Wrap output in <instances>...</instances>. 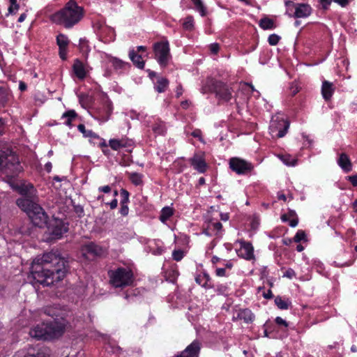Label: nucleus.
Wrapping results in <instances>:
<instances>
[{
  "instance_id": "nucleus-29",
  "label": "nucleus",
  "mask_w": 357,
  "mask_h": 357,
  "mask_svg": "<svg viewBox=\"0 0 357 357\" xmlns=\"http://www.w3.org/2000/svg\"><path fill=\"white\" fill-rule=\"evenodd\" d=\"M173 214V208L169 206H165L162 208L159 219L162 222L165 223Z\"/></svg>"
},
{
  "instance_id": "nucleus-58",
  "label": "nucleus",
  "mask_w": 357,
  "mask_h": 357,
  "mask_svg": "<svg viewBox=\"0 0 357 357\" xmlns=\"http://www.w3.org/2000/svg\"><path fill=\"white\" fill-rule=\"evenodd\" d=\"M89 137L91 139H98V138H99L98 135H96L92 130L87 131V137Z\"/></svg>"
},
{
  "instance_id": "nucleus-32",
  "label": "nucleus",
  "mask_w": 357,
  "mask_h": 357,
  "mask_svg": "<svg viewBox=\"0 0 357 357\" xmlns=\"http://www.w3.org/2000/svg\"><path fill=\"white\" fill-rule=\"evenodd\" d=\"M169 82L165 78H160L158 79L155 85V89L158 93H162L164 92L167 86H168Z\"/></svg>"
},
{
  "instance_id": "nucleus-4",
  "label": "nucleus",
  "mask_w": 357,
  "mask_h": 357,
  "mask_svg": "<svg viewBox=\"0 0 357 357\" xmlns=\"http://www.w3.org/2000/svg\"><path fill=\"white\" fill-rule=\"evenodd\" d=\"M17 205L28 215L34 225L43 227L47 225V215L43 208L32 200L29 196L26 195L18 199Z\"/></svg>"
},
{
  "instance_id": "nucleus-3",
  "label": "nucleus",
  "mask_w": 357,
  "mask_h": 357,
  "mask_svg": "<svg viewBox=\"0 0 357 357\" xmlns=\"http://www.w3.org/2000/svg\"><path fill=\"white\" fill-rule=\"evenodd\" d=\"M84 9L75 0H69L64 6L52 14L50 20L66 29H71L83 19Z\"/></svg>"
},
{
  "instance_id": "nucleus-9",
  "label": "nucleus",
  "mask_w": 357,
  "mask_h": 357,
  "mask_svg": "<svg viewBox=\"0 0 357 357\" xmlns=\"http://www.w3.org/2000/svg\"><path fill=\"white\" fill-rule=\"evenodd\" d=\"M289 127V123L279 116L273 117L269 126L270 133L273 137H283Z\"/></svg>"
},
{
  "instance_id": "nucleus-17",
  "label": "nucleus",
  "mask_w": 357,
  "mask_h": 357,
  "mask_svg": "<svg viewBox=\"0 0 357 357\" xmlns=\"http://www.w3.org/2000/svg\"><path fill=\"white\" fill-rule=\"evenodd\" d=\"M294 9V17L295 18H306L312 13V8L308 3H296Z\"/></svg>"
},
{
  "instance_id": "nucleus-20",
  "label": "nucleus",
  "mask_w": 357,
  "mask_h": 357,
  "mask_svg": "<svg viewBox=\"0 0 357 357\" xmlns=\"http://www.w3.org/2000/svg\"><path fill=\"white\" fill-rule=\"evenodd\" d=\"M191 165L199 173H204L206 170V163L201 154H195L190 160Z\"/></svg>"
},
{
  "instance_id": "nucleus-44",
  "label": "nucleus",
  "mask_w": 357,
  "mask_h": 357,
  "mask_svg": "<svg viewBox=\"0 0 357 357\" xmlns=\"http://www.w3.org/2000/svg\"><path fill=\"white\" fill-rule=\"evenodd\" d=\"M283 277L292 279L296 277V273L292 268H288L283 274Z\"/></svg>"
},
{
  "instance_id": "nucleus-8",
  "label": "nucleus",
  "mask_w": 357,
  "mask_h": 357,
  "mask_svg": "<svg viewBox=\"0 0 357 357\" xmlns=\"http://www.w3.org/2000/svg\"><path fill=\"white\" fill-rule=\"evenodd\" d=\"M155 59L162 67L167 65L170 59L169 46L168 42L161 41L153 45Z\"/></svg>"
},
{
  "instance_id": "nucleus-40",
  "label": "nucleus",
  "mask_w": 357,
  "mask_h": 357,
  "mask_svg": "<svg viewBox=\"0 0 357 357\" xmlns=\"http://www.w3.org/2000/svg\"><path fill=\"white\" fill-rule=\"evenodd\" d=\"M48 354L44 348L40 349L36 354H29L25 357H47Z\"/></svg>"
},
{
  "instance_id": "nucleus-39",
  "label": "nucleus",
  "mask_w": 357,
  "mask_h": 357,
  "mask_svg": "<svg viewBox=\"0 0 357 357\" xmlns=\"http://www.w3.org/2000/svg\"><path fill=\"white\" fill-rule=\"evenodd\" d=\"M280 39V37L279 36L273 33L269 36L268 41L271 45H276L278 43Z\"/></svg>"
},
{
  "instance_id": "nucleus-48",
  "label": "nucleus",
  "mask_w": 357,
  "mask_h": 357,
  "mask_svg": "<svg viewBox=\"0 0 357 357\" xmlns=\"http://www.w3.org/2000/svg\"><path fill=\"white\" fill-rule=\"evenodd\" d=\"M78 130L83 134L84 137H87V131H90L91 130H86L85 126L84 124H79L77 126Z\"/></svg>"
},
{
  "instance_id": "nucleus-62",
  "label": "nucleus",
  "mask_w": 357,
  "mask_h": 357,
  "mask_svg": "<svg viewBox=\"0 0 357 357\" xmlns=\"http://www.w3.org/2000/svg\"><path fill=\"white\" fill-rule=\"evenodd\" d=\"M298 223V220L297 218L292 219L289 221V225L292 227H295L296 226H297Z\"/></svg>"
},
{
  "instance_id": "nucleus-10",
  "label": "nucleus",
  "mask_w": 357,
  "mask_h": 357,
  "mask_svg": "<svg viewBox=\"0 0 357 357\" xmlns=\"http://www.w3.org/2000/svg\"><path fill=\"white\" fill-rule=\"evenodd\" d=\"M68 225L61 220L54 219L47 227L51 239H59L68 232Z\"/></svg>"
},
{
  "instance_id": "nucleus-47",
  "label": "nucleus",
  "mask_w": 357,
  "mask_h": 357,
  "mask_svg": "<svg viewBox=\"0 0 357 357\" xmlns=\"http://www.w3.org/2000/svg\"><path fill=\"white\" fill-rule=\"evenodd\" d=\"M10 183V186L13 189L19 191L20 193L22 195L26 194L25 190L23 188L20 187L17 184H15L13 183Z\"/></svg>"
},
{
  "instance_id": "nucleus-12",
  "label": "nucleus",
  "mask_w": 357,
  "mask_h": 357,
  "mask_svg": "<svg viewBox=\"0 0 357 357\" xmlns=\"http://www.w3.org/2000/svg\"><path fill=\"white\" fill-rule=\"evenodd\" d=\"M236 243L240 245V248L237 250L238 257L246 260H251L255 258L254 248L250 242L240 239L236 241Z\"/></svg>"
},
{
  "instance_id": "nucleus-13",
  "label": "nucleus",
  "mask_w": 357,
  "mask_h": 357,
  "mask_svg": "<svg viewBox=\"0 0 357 357\" xmlns=\"http://www.w3.org/2000/svg\"><path fill=\"white\" fill-rule=\"evenodd\" d=\"M113 107L112 102L109 100H106L102 106L97 109L95 119L101 123H105L109 119Z\"/></svg>"
},
{
  "instance_id": "nucleus-22",
  "label": "nucleus",
  "mask_w": 357,
  "mask_h": 357,
  "mask_svg": "<svg viewBox=\"0 0 357 357\" xmlns=\"http://www.w3.org/2000/svg\"><path fill=\"white\" fill-rule=\"evenodd\" d=\"M337 164L346 173L352 170V163L348 155L344 153H341L337 159Z\"/></svg>"
},
{
  "instance_id": "nucleus-49",
  "label": "nucleus",
  "mask_w": 357,
  "mask_h": 357,
  "mask_svg": "<svg viewBox=\"0 0 357 357\" xmlns=\"http://www.w3.org/2000/svg\"><path fill=\"white\" fill-rule=\"evenodd\" d=\"M209 48L213 54H217L219 51L220 46L218 43H213L210 45Z\"/></svg>"
},
{
  "instance_id": "nucleus-11",
  "label": "nucleus",
  "mask_w": 357,
  "mask_h": 357,
  "mask_svg": "<svg viewBox=\"0 0 357 357\" xmlns=\"http://www.w3.org/2000/svg\"><path fill=\"white\" fill-rule=\"evenodd\" d=\"M229 165L230 169L239 175L247 174L253 169L252 163L239 158H231Z\"/></svg>"
},
{
  "instance_id": "nucleus-19",
  "label": "nucleus",
  "mask_w": 357,
  "mask_h": 357,
  "mask_svg": "<svg viewBox=\"0 0 357 357\" xmlns=\"http://www.w3.org/2000/svg\"><path fill=\"white\" fill-rule=\"evenodd\" d=\"M82 251L84 255H91L93 257H99L104 254L102 248L93 243H89L84 245Z\"/></svg>"
},
{
  "instance_id": "nucleus-53",
  "label": "nucleus",
  "mask_w": 357,
  "mask_h": 357,
  "mask_svg": "<svg viewBox=\"0 0 357 357\" xmlns=\"http://www.w3.org/2000/svg\"><path fill=\"white\" fill-rule=\"evenodd\" d=\"M211 262L213 265H216L217 264L220 263L222 264L223 262H225V259H222L221 258L218 257L217 256H213L211 259Z\"/></svg>"
},
{
  "instance_id": "nucleus-31",
  "label": "nucleus",
  "mask_w": 357,
  "mask_h": 357,
  "mask_svg": "<svg viewBox=\"0 0 357 357\" xmlns=\"http://www.w3.org/2000/svg\"><path fill=\"white\" fill-rule=\"evenodd\" d=\"M259 26L264 29H273L275 27L274 21L268 17H264L259 21Z\"/></svg>"
},
{
  "instance_id": "nucleus-34",
  "label": "nucleus",
  "mask_w": 357,
  "mask_h": 357,
  "mask_svg": "<svg viewBox=\"0 0 357 357\" xmlns=\"http://www.w3.org/2000/svg\"><path fill=\"white\" fill-rule=\"evenodd\" d=\"M279 158L287 166H295L296 165V159L289 154L280 155Z\"/></svg>"
},
{
  "instance_id": "nucleus-21",
  "label": "nucleus",
  "mask_w": 357,
  "mask_h": 357,
  "mask_svg": "<svg viewBox=\"0 0 357 357\" xmlns=\"http://www.w3.org/2000/svg\"><path fill=\"white\" fill-rule=\"evenodd\" d=\"M73 70L79 79H84L86 77L87 71L84 63L79 59H75L73 66Z\"/></svg>"
},
{
  "instance_id": "nucleus-52",
  "label": "nucleus",
  "mask_w": 357,
  "mask_h": 357,
  "mask_svg": "<svg viewBox=\"0 0 357 357\" xmlns=\"http://www.w3.org/2000/svg\"><path fill=\"white\" fill-rule=\"evenodd\" d=\"M216 275L218 277L226 276V271L224 268H217L215 271Z\"/></svg>"
},
{
  "instance_id": "nucleus-60",
  "label": "nucleus",
  "mask_w": 357,
  "mask_h": 357,
  "mask_svg": "<svg viewBox=\"0 0 357 357\" xmlns=\"http://www.w3.org/2000/svg\"><path fill=\"white\" fill-rule=\"evenodd\" d=\"M176 96L178 98L180 97L183 94V88L181 85H178L176 87Z\"/></svg>"
},
{
  "instance_id": "nucleus-1",
  "label": "nucleus",
  "mask_w": 357,
  "mask_h": 357,
  "mask_svg": "<svg viewBox=\"0 0 357 357\" xmlns=\"http://www.w3.org/2000/svg\"><path fill=\"white\" fill-rule=\"evenodd\" d=\"M66 262L58 250L47 252L33 261L31 273L36 282L50 286L65 277Z\"/></svg>"
},
{
  "instance_id": "nucleus-16",
  "label": "nucleus",
  "mask_w": 357,
  "mask_h": 357,
  "mask_svg": "<svg viewBox=\"0 0 357 357\" xmlns=\"http://www.w3.org/2000/svg\"><path fill=\"white\" fill-rule=\"evenodd\" d=\"M255 316L252 312L248 309H241L233 315V321L243 320L246 324H251L255 320Z\"/></svg>"
},
{
  "instance_id": "nucleus-26",
  "label": "nucleus",
  "mask_w": 357,
  "mask_h": 357,
  "mask_svg": "<svg viewBox=\"0 0 357 357\" xmlns=\"http://www.w3.org/2000/svg\"><path fill=\"white\" fill-rule=\"evenodd\" d=\"M77 114L74 110H69L63 114L61 119L63 120V124L68 127L72 126V122L75 120Z\"/></svg>"
},
{
  "instance_id": "nucleus-2",
  "label": "nucleus",
  "mask_w": 357,
  "mask_h": 357,
  "mask_svg": "<svg viewBox=\"0 0 357 357\" xmlns=\"http://www.w3.org/2000/svg\"><path fill=\"white\" fill-rule=\"evenodd\" d=\"M44 313L54 319L53 321L38 324L29 331L31 337L38 340H52L62 335L64 333L66 324L63 321H58L59 315L53 307H47Z\"/></svg>"
},
{
  "instance_id": "nucleus-28",
  "label": "nucleus",
  "mask_w": 357,
  "mask_h": 357,
  "mask_svg": "<svg viewBox=\"0 0 357 357\" xmlns=\"http://www.w3.org/2000/svg\"><path fill=\"white\" fill-rule=\"evenodd\" d=\"M151 128L155 135H163L166 132V126L165 123L160 120H157Z\"/></svg>"
},
{
  "instance_id": "nucleus-38",
  "label": "nucleus",
  "mask_w": 357,
  "mask_h": 357,
  "mask_svg": "<svg viewBox=\"0 0 357 357\" xmlns=\"http://www.w3.org/2000/svg\"><path fill=\"white\" fill-rule=\"evenodd\" d=\"M306 238L305 233L302 230H298L294 237V241L296 243H299L301 241H305Z\"/></svg>"
},
{
  "instance_id": "nucleus-18",
  "label": "nucleus",
  "mask_w": 357,
  "mask_h": 357,
  "mask_svg": "<svg viewBox=\"0 0 357 357\" xmlns=\"http://www.w3.org/2000/svg\"><path fill=\"white\" fill-rule=\"evenodd\" d=\"M69 43L70 41L66 35L60 33L57 36L56 43L59 48V56L62 60L66 59L67 48Z\"/></svg>"
},
{
  "instance_id": "nucleus-43",
  "label": "nucleus",
  "mask_w": 357,
  "mask_h": 357,
  "mask_svg": "<svg viewBox=\"0 0 357 357\" xmlns=\"http://www.w3.org/2000/svg\"><path fill=\"white\" fill-rule=\"evenodd\" d=\"M121 195L122 196V199L121 201V203L128 204L129 201V193L125 189L121 190Z\"/></svg>"
},
{
  "instance_id": "nucleus-57",
  "label": "nucleus",
  "mask_w": 357,
  "mask_h": 357,
  "mask_svg": "<svg viewBox=\"0 0 357 357\" xmlns=\"http://www.w3.org/2000/svg\"><path fill=\"white\" fill-rule=\"evenodd\" d=\"M333 1L342 7L346 6L349 3V0H333Z\"/></svg>"
},
{
  "instance_id": "nucleus-64",
  "label": "nucleus",
  "mask_w": 357,
  "mask_h": 357,
  "mask_svg": "<svg viewBox=\"0 0 357 357\" xmlns=\"http://www.w3.org/2000/svg\"><path fill=\"white\" fill-rule=\"evenodd\" d=\"M19 89L21 91H25L26 89V84L23 82H20L19 84Z\"/></svg>"
},
{
  "instance_id": "nucleus-23",
  "label": "nucleus",
  "mask_w": 357,
  "mask_h": 357,
  "mask_svg": "<svg viewBox=\"0 0 357 357\" xmlns=\"http://www.w3.org/2000/svg\"><path fill=\"white\" fill-rule=\"evenodd\" d=\"M335 91L333 83L324 81L321 86V94L325 100H329Z\"/></svg>"
},
{
  "instance_id": "nucleus-54",
  "label": "nucleus",
  "mask_w": 357,
  "mask_h": 357,
  "mask_svg": "<svg viewBox=\"0 0 357 357\" xmlns=\"http://www.w3.org/2000/svg\"><path fill=\"white\" fill-rule=\"evenodd\" d=\"M348 180L354 186H357V174L348 176Z\"/></svg>"
},
{
  "instance_id": "nucleus-24",
  "label": "nucleus",
  "mask_w": 357,
  "mask_h": 357,
  "mask_svg": "<svg viewBox=\"0 0 357 357\" xmlns=\"http://www.w3.org/2000/svg\"><path fill=\"white\" fill-rule=\"evenodd\" d=\"M129 57L138 68L143 69L144 68V61L140 55L137 54L135 50H130L129 52Z\"/></svg>"
},
{
  "instance_id": "nucleus-33",
  "label": "nucleus",
  "mask_w": 357,
  "mask_h": 357,
  "mask_svg": "<svg viewBox=\"0 0 357 357\" xmlns=\"http://www.w3.org/2000/svg\"><path fill=\"white\" fill-rule=\"evenodd\" d=\"M195 6V8L199 14L204 17L206 15V8L202 0H190Z\"/></svg>"
},
{
  "instance_id": "nucleus-61",
  "label": "nucleus",
  "mask_w": 357,
  "mask_h": 357,
  "mask_svg": "<svg viewBox=\"0 0 357 357\" xmlns=\"http://www.w3.org/2000/svg\"><path fill=\"white\" fill-rule=\"evenodd\" d=\"M109 204L110 208L112 209H114V208H116L117 204H118V201L116 199H114Z\"/></svg>"
},
{
  "instance_id": "nucleus-55",
  "label": "nucleus",
  "mask_w": 357,
  "mask_h": 357,
  "mask_svg": "<svg viewBox=\"0 0 357 357\" xmlns=\"http://www.w3.org/2000/svg\"><path fill=\"white\" fill-rule=\"evenodd\" d=\"M98 191L104 193H109L111 192V187L109 185H105L98 188Z\"/></svg>"
},
{
  "instance_id": "nucleus-41",
  "label": "nucleus",
  "mask_w": 357,
  "mask_h": 357,
  "mask_svg": "<svg viewBox=\"0 0 357 357\" xmlns=\"http://www.w3.org/2000/svg\"><path fill=\"white\" fill-rule=\"evenodd\" d=\"M183 252L180 250H174L172 252V257L176 261H181L183 259Z\"/></svg>"
},
{
  "instance_id": "nucleus-51",
  "label": "nucleus",
  "mask_w": 357,
  "mask_h": 357,
  "mask_svg": "<svg viewBox=\"0 0 357 357\" xmlns=\"http://www.w3.org/2000/svg\"><path fill=\"white\" fill-rule=\"evenodd\" d=\"M192 136H193L195 138H198L201 142L203 141L202 137V131L199 129L195 130L192 133Z\"/></svg>"
},
{
  "instance_id": "nucleus-56",
  "label": "nucleus",
  "mask_w": 357,
  "mask_h": 357,
  "mask_svg": "<svg viewBox=\"0 0 357 357\" xmlns=\"http://www.w3.org/2000/svg\"><path fill=\"white\" fill-rule=\"evenodd\" d=\"M333 0H320L324 9H327Z\"/></svg>"
},
{
  "instance_id": "nucleus-63",
  "label": "nucleus",
  "mask_w": 357,
  "mask_h": 357,
  "mask_svg": "<svg viewBox=\"0 0 357 357\" xmlns=\"http://www.w3.org/2000/svg\"><path fill=\"white\" fill-rule=\"evenodd\" d=\"M52 165L50 162H47L45 165V169L47 172H50L51 170H52Z\"/></svg>"
},
{
  "instance_id": "nucleus-6",
  "label": "nucleus",
  "mask_w": 357,
  "mask_h": 357,
  "mask_svg": "<svg viewBox=\"0 0 357 357\" xmlns=\"http://www.w3.org/2000/svg\"><path fill=\"white\" fill-rule=\"evenodd\" d=\"M214 93L219 102H227L232 98V91L227 84L213 78L208 77L202 88V93Z\"/></svg>"
},
{
  "instance_id": "nucleus-15",
  "label": "nucleus",
  "mask_w": 357,
  "mask_h": 357,
  "mask_svg": "<svg viewBox=\"0 0 357 357\" xmlns=\"http://www.w3.org/2000/svg\"><path fill=\"white\" fill-rule=\"evenodd\" d=\"M106 58L108 63L111 64L114 69L119 73H123L130 67L129 63L125 62L117 57L107 55Z\"/></svg>"
},
{
  "instance_id": "nucleus-35",
  "label": "nucleus",
  "mask_w": 357,
  "mask_h": 357,
  "mask_svg": "<svg viewBox=\"0 0 357 357\" xmlns=\"http://www.w3.org/2000/svg\"><path fill=\"white\" fill-rule=\"evenodd\" d=\"M142 174L136 172H132L129 174L130 181L135 185H140L142 184Z\"/></svg>"
},
{
  "instance_id": "nucleus-59",
  "label": "nucleus",
  "mask_w": 357,
  "mask_h": 357,
  "mask_svg": "<svg viewBox=\"0 0 357 357\" xmlns=\"http://www.w3.org/2000/svg\"><path fill=\"white\" fill-rule=\"evenodd\" d=\"M291 94L294 96L298 92V87L296 86V84H292L291 86Z\"/></svg>"
},
{
  "instance_id": "nucleus-27",
  "label": "nucleus",
  "mask_w": 357,
  "mask_h": 357,
  "mask_svg": "<svg viewBox=\"0 0 357 357\" xmlns=\"http://www.w3.org/2000/svg\"><path fill=\"white\" fill-rule=\"evenodd\" d=\"M10 92L5 87L0 86V108L3 107L10 98Z\"/></svg>"
},
{
  "instance_id": "nucleus-46",
  "label": "nucleus",
  "mask_w": 357,
  "mask_h": 357,
  "mask_svg": "<svg viewBox=\"0 0 357 357\" xmlns=\"http://www.w3.org/2000/svg\"><path fill=\"white\" fill-rule=\"evenodd\" d=\"M210 227L211 228H212L213 229L218 231H220L222 229V223H220V222H212L211 225H210Z\"/></svg>"
},
{
  "instance_id": "nucleus-5",
  "label": "nucleus",
  "mask_w": 357,
  "mask_h": 357,
  "mask_svg": "<svg viewBox=\"0 0 357 357\" xmlns=\"http://www.w3.org/2000/svg\"><path fill=\"white\" fill-rule=\"evenodd\" d=\"M22 167L16 154L11 150L0 149V172L8 178L17 176Z\"/></svg>"
},
{
  "instance_id": "nucleus-30",
  "label": "nucleus",
  "mask_w": 357,
  "mask_h": 357,
  "mask_svg": "<svg viewBox=\"0 0 357 357\" xmlns=\"http://www.w3.org/2000/svg\"><path fill=\"white\" fill-rule=\"evenodd\" d=\"M275 303L280 310H287L291 305V301L289 298L283 299L281 296H277L275 298Z\"/></svg>"
},
{
  "instance_id": "nucleus-37",
  "label": "nucleus",
  "mask_w": 357,
  "mask_h": 357,
  "mask_svg": "<svg viewBox=\"0 0 357 357\" xmlns=\"http://www.w3.org/2000/svg\"><path fill=\"white\" fill-rule=\"evenodd\" d=\"M183 28L186 30H191L194 26V19L192 16H188L184 20Z\"/></svg>"
},
{
  "instance_id": "nucleus-7",
  "label": "nucleus",
  "mask_w": 357,
  "mask_h": 357,
  "mask_svg": "<svg viewBox=\"0 0 357 357\" xmlns=\"http://www.w3.org/2000/svg\"><path fill=\"white\" fill-rule=\"evenodd\" d=\"M109 283L115 288H123L130 286L134 280L132 271L128 268L120 267L108 272Z\"/></svg>"
},
{
  "instance_id": "nucleus-36",
  "label": "nucleus",
  "mask_w": 357,
  "mask_h": 357,
  "mask_svg": "<svg viewBox=\"0 0 357 357\" xmlns=\"http://www.w3.org/2000/svg\"><path fill=\"white\" fill-rule=\"evenodd\" d=\"M210 278L207 274H204L202 275H199L195 278L196 282L201 285L202 287H206L208 286L207 283L209 281Z\"/></svg>"
},
{
  "instance_id": "nucleus-50",
  "label": "nucleus",
  "mask_w": 357,
  "mask_h": 357,
  "mask_svg": "<svg viewBox=\"0 0 357 357\" xmlns=\"http://www.w3.org/2000/svg\"><path fill=\"white\" fill-rule=\"evenodd\" d=\"M275 322L278 325L284 326V327L288 326L287 322L280 317H277L275 318Z\"/></svg>"
},
{
  "instance_id": "nucleus-45",
  "label": "nucleus",
  "mask_w": 357,
  "mask_h": 357,
  "mask_svg": "<svg viewBox=\"0 0 357 357\" xmlns=\"http://www.w3.org/2000/svg\"><path fill=\"white\" fill-rule=\"evenodd\" d=\"M129 211L128 206L127 204L121 203V208H120V213L125 216L127 215Z\"/></svg>"
},
{
  "instance_id": "nucleus-42",
  "label": "nucleus",
  "mask_w": 357,
  "mask_h": 357,
  "mask_svg": "<svg viewBox=\"0 0 357 357\" xmlns=\"http://www.w3.org/2000/svg\"><path fill=\"white\" fill-rule=\"evenodd\" d=\"M10 6L8 8V12L10 14L15 13L19 8L18 4L16 3V0H10Z\"/></svg>"
},
{
  "instance_id": "nucleus-25",
  "label": "nucleus",
  "mask_w": 357,
  "mask_h": 357,
  "mask_svg": "<svg viewBox=\"0 0 357 357\" xmlns=\"http://www.w3.org/2000/svg\"><path fill=\"white\" fill-rule=\"evenodd\" d=\"M128 145H129L128 141L123 139H112L109 141V146L114 151H118L121 148L126 147Z\"/></svg>"
},
{
  "instance_id": "nucleus-14",
  "label": "nucleus",
  "mask_w": 357,
  "mask_h": 357,
  "mask_svg": "<svg viewBox=\"0 0 357 357\" xmlns=\"http://www.w3.org/2000/svg\"><path fill=\"white\" fill-rule=\"evenodd\" d=\"M201 349V342L195 340L184 351L175 357H198Z\"/></svg>"
}]
</instances>
